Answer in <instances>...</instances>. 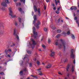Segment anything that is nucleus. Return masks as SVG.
Returning <instances> with one entry per match:
<instances>
[{"mask_svg": "<svg viewBox=\"0 0 79 79\" xmlns=\"http://www.w3.org/2000/svg\"><path fill=\"white\" fill-rule=\"evenodd\" d=\"M33 18L34 20H36V19H37V16L36 15H34V16H33Z\"/></svg>", "mask_w": 79, "mask_h": 79, "instance_id": "b1692460", "label": "nucleus"}, {"mask_svg": "<svg viewBox=\"0 0 79 79\" xmlns=\"http://www.w3.org/2000/svg\"><path fill=\"white\" fill-rule=\"evenodd\" d=\"M34 21H33V24H34V25H35V20H34Z\"/></svg>", "mask_w": 79, "mask_h": 79, "instance_id": "58836bf2", "label": "nucleus"}, {"mask_svg": "<svg viewBox=\"0 0 79 79\" xmlns=\"http://www.w3.org/2000/svg\"><path fill=\"white\" fill-rule=\"evenodd\" d=\"M73 63L74 64H75V63H76V60L75 59H74Z\"/></svg>", "mask_w": 79, "mask_h": 79, "instance_id": "09e8293b", "label": "nucleus"}, {"mask_svg": "<svg viewBox=\"0 0 79 79\" xmlns=\"http://www.w3.org/2000/svg\"><path fill=\"white\" fill-rule=\"evenodd\" d=\"M74 19L75 21H77V17L75 16Z\"/></svg>", "mask_w": 79, "mask_h": 79, "instance_id": "393cba45", "label": "nucleus"}, {"mask_svg": "<svg viewBox=\"0 0 79 79\" xmlns=\"http://www.w3.org/2000/svg\"><path fill=\"white\" fill-rule=\"evenodd\" d=\"M44 10H46V9H47V7H46L45 6H44Z\"/></svg>", "mask_w": 79, "mask_h": 79, "instance_id": "de8ad7c7", "label": "nucleus"}, {"mask_svg": "<svg viewBox=\"0 0 79 79\" xmlns=\"http://www.w3.org/2000/svg\"><path fill=\"white\" fill-rule=\"evenodd\" d=\"M39 75H40V76H43V74L42 73H40L39 74Z\"/></svg>", "mask_w": 79, "mask_h": 79, "instance_id": "3c124183", "label": "nucleus"}, {"mask_svg": "<svg viewBox=\"0 0 79 79\" xmlns=\"http://www.w3.org/2000/svg\"><path fill=\"white\" fill-rule=\"evenodd\" d=\"M34 77H35L36 79H37V77L36 76H34Z\"/></svg>", "mask_w": 79, "mask_h": 79, "instance_id": "0e129e2a", "label": "nucleus"}, {"mask_svg": "<svg viewBox=\"0 0 79 79\" xmlns=\"http://www.w3.org/2000/svg\"><path fill=\"white\" fill-rule=\"evenodd\" d=\"M38 14L39 16H40L41 14H40V8H38Z\"/></svg>", "mask_w": 79, "mask_h": 79, "instance_id": "ddd939ff", "label": "nucleus"}, {"mask_svg": "<svg viewBox=\"0 0 79 79\" xmlns=\"http://www.w3.org/2000/svg\"><path fill=\"white\" fill-rule=\"evenodd\" d=\"M23 71H25V72H26V68L24 69H23Z\"/></svg>", "mask_w": 79, "mask_h": 79, "instance_id": "a18cd8bd", "label": "nucleus"}, {"mask_svg": "<svg viewBox=\"0 0 79 79\" xmlns=\"http://www.w3.org/2000/svg\"><path fill=\"white\" fill-rule=\"evenodd\" d=\"M64 79H68V77H65Z\"/></svg>", "mask_w": 79, "mask_h": 79, "instance_id": "774afa93", "label": "nucleus"}, {"mask_svg": "<svg viewBox=\"0 0 79 79\" xmlns=\"http://www.w3.org/2000/svg\"><path fill=\"white\" fill-rule=\"evenodd\" d=\"M71 37L73 39H75V36L73 34H72Z\"/></svg>", "mask_w": 79, "mask_h": 79, "instance_id": "412c9836", "label": "nucleus"}, {"mask_svg": "<svg viewBox=\"0 0 79 79\" xmlns=\"http://www.w3.org/2000/svg\"><path fill=\"white\" fill-rule=\"evenodd\" d=\"M5 2L7 3H10V2H9V1L8 0H5Z\"/></svg>", "mask_w": 79, "mask_h": 79, "instance_id": "bb28decb", "label": "nucleus"}, {"mask_svg": "<svg viewBox=\"0 0 79 79\" xmlns=\"http://www.w3.org/2000/svg\"><path fill=\"white\" fill-rule=\"evenodd\" d=\"M60 19H59L58 20V21H57V22H58V23H59V22H60Z\"/></svg>", "mask_w": 79, "mask_h": 79, "instance_id": "5fc2aeb1", "label": "nucleus"}, {"mask_svg": "<svg viewBox=\"0 0 79 79\" xmlns=\"http://www.w3.org/2000/svg\"><path fill=\"white\" fill-rule=\"evenodd\" d=\"M8 50L7 51V49H6L5 51V53L6 54L5 56L6 57H9V58H10L11 57V56L8 54Z\"/></svg>", "mask_w": 79, "mask_h": 79, "instance_id": "0eeeda50", "label": "nucleus"}, {"mask_svg": "<svg viewBox=\"0 0 79 79\" xmlns=\"http://www.w3.org/2000/svg\"><path fill=\"white\" fill-rule=\"evenodd\" d=\"M2 5L3 6H4V7H6L7 6V5L6 3L5 2H2Z\"/></svg>", "mask_w": 79, "mask_h": 79, "instance_id": "9d476101", "label": "nucleus"}, {"mask_svg": "<svg viewBox=\"0 0 79 79\" xmlns=\"http://www.w3.org/2000/svg\"><path fill=\"white\" fill-rule=\"evenodd\" d=\"M19 23H21V18H19Z\"/></svg>", "mask_w": 79, "mask_h": 79, "instance_id": "f704fd0d", "label": "nucleus"}, {"mask_svg": "<svg viewBox=\"0 0 79 79\" xmlns=\"http://www.w3.org/2000/svg\"><path fill=\"white\" fill-rule=\"evenodd\" d=\"M62 44L64 49L65 50V49H66V43H65V42H63L62 43Z\"/></svg>", "mask_w": 79, "mask_h": 79, "instance_id": "1a4fd4ad", "label": "nucleus"}, {"mask_svg": "<svg viewBox=\"0 0 79 79\" xmlns=\"http://www.w3.org/2000/svg\"><path fill=\"white\" fill-rule=\"evenodd\" d=\"M69 67H70V65L69 64L67 66L66 71L68 72L69 71Z\"/></svg>", "mask_w": 79, "mask_h": 79, "instance_id": "4468645a", "label": "nucleus"}, {"mask_svg": "<svg viewBox=\"0 0 79 79\" xmlns=\"http://www.w3.org/2000/svg\"><path fill=\"white\" fill-rule=\"evenodd\" d=\"M27 55H26L24 58V59H25V58H27L28 57H27Z\"/></svg>", "mask_w": 79, "mask_h": 79, "instance_id": "c03bdc74", "label": "nucleus"}, {"mask_svg": "<svg viewBox=\"0 0 79 79\" xmlns=\"http://www.w3.org/2000/svg\"><path fill=\"white\" fill-rule=\"evenodd\" d=\"M53 9H54V10H56V7H54V8H53Z\"/></svg>", "mask_w": 79, "mask_h": 79, "instance_id": "338daca9", "label": "nucleus"}, {"mask_svg": "<svg viewBox=\"0 0 79 79\" xmlns=\"http://www.w3.org/2000/svg\"><path fill=\"white\" fill-rule=\"evenodd\" d=\"M67 76L68 77H69V73H68L67 74Z\"/></svg>", "mask_w": 79, "mask_h": 79, "instance_id": "4d7b16f0", "label": "nucleus"}, {"mask_svg": "<svg viewBox=\"0 0 79 79\" xmlns=\"http://www.w3.org/2000/svg\"><path fill=\"white\" fill-rule=\"evenodd\" d=\"M41 24L39 20H38L37 23L35 24V26L37 29H39V25H40Z\"/></svg>", "mask_w": 79, "mask_h": 79, "instance_id": "423d86ee", "label": "nucleus"}, {"mask_svg": "<svg viewBox=\"0 0 79 79\" xmlns=\"http://www.w3.org/2000/svg\"><path fill=\"white\" fill-rule=\"evenodd\" d=\"M27 53L28 54H31V53H32V52H31V51H27Z\"/></svg>", "mask_w": 79, "mask_h": 79, "instance_id": "a878e982", "label": "nucleus"}, {"mask_svg": "<svg viewBox=\"0 0 79 79\" xmlns=\"http://www.w3.org/2000/svg\"><path fill=\"white\" fill-rule=\"evenodd\" d=\"M38 73H39V74H40V73H42V72H41V71H39V72H38Z\"/></svg>", "mask_w": 79, "mask_h": 79, "instance_id": "680f3d73", "label": "nucleus"}, {"mask_svg": "<svg viewBox=\"0 0 79 79\" xmlns=\"http://www.w3.org/2000/svg\"><path fill=\"white\" fill-rule=\"evenodd\" d=\"M51 27L52 29H56V27H55V26L53 25H51Z\"/></svg>", "mask_w": 79, "mask_h": 79, "instance_id": "a211bd4d", "label": "nucleus"}, {"mask_svg": "<svg viewBox=\"0 0 79 79\" xmlns=\"http://www.w3.org/2000/svg\"><path fill=\"white\" fill-rule=\"evenodd\" d=\"M14 2H17V0H14Z\"/></svg>", "mask_w": 79, "mask_h": 79, "instance_id": "69168bd1", "label": "nucleus"}, {"mask_svg": "<svg viewBox=\"0 0 79 79\" xmlns=\"http://www.w3.org/2000/svg\"><path fill=\"white\" fill-rule=\"evenodd\" d=\"M67 35H69V34H70V31H68L67 32Z\"/></svg>", "mask_w": 79, "mask_h": 79, "instance_id": "c9c22d12", "label": "nucleus"}, {"mask_svg": "<svg viewBox=\"0 0 79 79\" xmlns=\"http://www.w3.org/2000/svg\"><path fill=\"white\" fill-rule=\"evenodd\" d=\"M42 47L44 48V49H45V45L43 44L42 45Z\"/></svg>", "mask_w": 79, "mask_h": 79, "instance_id": "2f4dec72", "label": "nucleus"}, {"mask_svg": "<svg viewBox=\"0 0 79 79\" xmlns=\"http://www.w3.org/2000/svg\"><path fill=\"white\" fill-rule=\"evenodd\" d=\"M9 15L12 18H16V15H13V12L12 11V10L11 7L9 8Z\"/></svg>", "mask_w": 79, "mask_h": 79, "instance_id": "f257e3e1", "label": "nucleus"}, {"mask_svg": "<svg viewBox=\"0 0 79 79\" xmlns=\"http://www.w3.org/2000/svg\"><path fill=\"white\" fill-rule=\"evenodd\" d=\"M31 40L32 42L33 46H32V48H34V47H35V45H36V43H35V42L34 40L32 39H31Z\"/></svg>", "mask_w": 79, "mask_h": 79, "instance_id": "6e6552de", "label": "nucleus"}, {"mask_svg": "<svg viewBox=\"0 0 79 79\" xmlns=\"http://www.w3.org/2000/svg\"><path fill=\"white\" fill-rule=\"evenodd\" d=\"M15 26H17V25H18V22H15Z\"/></svg>", "mask_w": 79, "mask_h": 79, "instance_id": "8fccbe9b", "label": "nucleus"}, {"mask_svg": "<svg viewBox=\"0 0 79 79\" xmlns=\"http://www.w3.org/2000/svg\"><path fill=\"white\" fill-rule=\"evenodd\" d=\"M19 74L21 76H22V75L23 74V71L22 70L20 71L19 72Z\"/></svg>", "mask_w": 79, "mask_h": 79, "instance_id": "4be33fe9", "label": "nucleus"}, {"mask_svg": "<svg viewBox=\"0 0 79 79\" xmlns=\"http://www.w3.org/2000/svg\"><path fill=\"white\" fill-rule=\"evenodd\" d=\"M73 10H77V8L76 7H74L73 8Z\"/></svg>", "mask_w": 79, "mask_h": 79, "instance_id": "603ef678", "label": "nucleus"}, {"mask_svg": "<svg viewBox=\"0 0 79 79\" xmlns=\"http://www.w3.org/2000/svg\"><path fill=\"white\" fill-rule=\"evenodd\" d=\"M7 51H8V52H12V50H11V49H9Z\"/></svg>", "mask_w": 79, "mask_h": 79, "instance_id": "c756f323", "label": "nucleus"}, {"mask_svg": "<svg viewBox=\"0 0 79 79\" xmlns=\"http://www.w3.org/2000/svg\"><path fill=\"white\" fill-rule=\"evenodd\" d=\"M33 8L35 12H36V11H38V10H37V7L36 6H34Z\"/></svg>", "mask_w": 79, "mask_h": 79, "instance_id": "f8f14e48", "label": "nucleus"}, {"mask_svg": "<svg viewBox=\"0 0 79 79\" xmlns=\"http://www.w3.org/2000/svg\"><path fill=\"white\" fill-rule=\"evenodd\" d=\"M20 62H21V63H22L21 64V65H22V64H23V61H21Z\"/></svg>", "mask_w": 79, "mask_h": 79, "instance_id": "13d9d810", "label": "nucleus"}, {"mask_svg": "<svg viewBox=\"0 0 79 79\" xmlns=\"http://www.w3.org/2000/svg\"><path fill=\"white\" fill-rule=\"evenodd\" d=\"M55 55V52H52L51 54V56H54Z\"/></svg>", "mask_w": 79, "mask_h": 79, "instance_id": "aec40b11", "label": "nucleus"}, {"mask_svg": "<svg viewBox=\"0 0 79 79\" xmlns=\"http://www.w3.org/2000/svg\"><path fill=\"white\" fill-rule=\"evenodd\" d=\"M2 10H5V8H4V7H2Z\"/></svg>", "mask_w": 79, "mask_h": 79, "instance_id": "052dcab7", "label": "nucleus"}, {"mask_svg": "<svg viewBox=\"0 0 79 79\" xmlns=\"http://www.w3.org/2000/svg\"><path fill=\"white\" fill-rule=\"evenodd\" d=\"M58 40H57L55 41V45H58V47L59 48L61 49V48H62V45H61L60 43L58 44Z\"/></svg>", "mask_w": 79, "mask_h": 79, "instance_id": "f03ea898", "label": "nucleus"}, {"mask_svg": "<svg viewBox=\"0 0 79 79\" xmlns=\"http://www.w3.org/2000/svg\"><path fill=\"white\" fill-rule=\"evenodd\" d=\"M0 74H2V75H3L4 74V73L3 72H1L0 73Z\"/></svg>", "mask_w": 79, "mask_h": 79, "instance_id": "49530a36", "label": "nucleus"}, {"mask_svg": "<svg viewBox=\"0 0 79 79\" xmlns=\"http://www.w3.org/2000/svg\"><path fill=\"white\" fill-rule=\"evenodd\" d=\"M33 32L34 34V37L35 39L36 37H37V35H38V34H37V32L35 31V27H33Z\"/></svg>", "mask_w": 79, "mask_h": 79, "instance_id": "7ed1b4c3", "label": "nucleus"}, {"mask_svg": "<svg viewBox=\"0 0 79 79\" xmlns=\"http://www.w3.org/2000/svg\"><path fill=\"white\" fill-rule=\"evenodd\" d=\"M36 63L37 64H38V65H40V62L39 61L37 60L36 62Z\"/></svg>", "mask_w": 79, "mask_h": 79, "instance_id": "cd10ccee", "label": "nucleus"}, {"mask_svg": "<svg viewBox=\"0 0 79 79\" xmlns=\"http://www.w3.org/2000/svg\"><path fill=\"white\" fill-rule=\"evenodd\" d=\"M70 9L72 10H74V9H73V7H71Z\"/></svg>", "mask_w": 79, "mask_h": 79, "instance_id": "bf43d9fd", "label": "nucleus"}, {"mask_svg": "<svg viewBox=\"0 0 79 79\" xmlns=\"http://www.w3.org/2000/svg\"><path fill=\"white\" fill-rule=\"evenodd\" d=\"M51 42V40H50V39H48V44H50Z\"/></svg>", "mask_w": 79, "mask_h": 79, "instance_id": "a19ab883", "label": "nucleus"}, {"mask_svg": "<svg viewBox=\"0 0 79 79\" xmlns=\"http://www.w3.org/2000/svg\"><path fill=\"white\" fill-rule=\"evenodd\" d=\"M76 22L77 24H78V27H79V23L78 22V20H77L76 21Z\"/></svg>", "mask_w": 79, "mask_h": 79, "instance_id": "72a5a7b5", "label": "nucleus"}, {"mask_svg": "<svg viewBox=\"0 0 79 79\" xmlns=\"http://www.w3.org/2000/svg\"><path fill=\"white\" fill-rule=\"evenodd\" d=\"M59 74H60V75H62V74L61 73L59 72H58Z\"/></svg>", "mask_w": 79, "mask_h": 79, "instance_id": "6e6d98bb", "label": "nucleus"}, {"mask_svg": "<svg viewBox=\"0 0 79 79\" xmlns=\"http://www.w3.org/2000/svg\"><path fill=\"white\" fill-rule=\"evenodd\" d=\"M4 33V30H2L0 31V35H3Z\"/></svg>", "mask_w": 79, "mask_h": 79, "instance_id": "dca6fc26", "label": "nucleus"}, {"mask_svg": "<svg viewBox=\"0 0 79 79\" xmlns=\"http://www.w3.org/2000/svg\"><path fill=\"white\" fill-rule=\"evenodd\" d=\"M21 2H23L24 3H25V0H20Z\"/></svg>", "mask_w": 79, "mask_h": 79, "instance_id": "473e14b6", "label": "nucleus"}, {"mask_svg": "<svg viewBox=\"0 0 79 79\" xmlns=\"http://www.w3.org/2000/svg\"><path fill=\"white\" fill-rule=\"evenodd\" d=\"M57 32H58V33H60V32H61V30H58L57 31Z\"/></svg>", "mask_w": 79, "mask_h": 79, "instance_id": "7c9ffc66", "label": "nucleus"}, {"mask_svg": "<svg viewBox=\"0 0 79 79\" xmlns=\"http://www.w3.org/2000/svg\"><path fill=\"white\" fill-rule=\"evenodd\" d=\"M51 67H52V65H51V64H48L46 66V68L47 69L50 68Z\"/></svg>", "mask_w": 79, "mask_h": 79, "instance_id": "2eb2a0df", "label": "nucleus"}, {"mask_svg": "<svg viewBox=\"0 0 79 79\" xmlns=\"http://www.w3.org/2000/svg\"><path fill=\"white\" fill-rule=\"evenodd\" d=\"M44 31H46V32H47V29L46 28H44Z\"/></svg>", "mask_w": 79, "mask_h": 79, "instance_id": "4c0bfd02", "label": "nucleus"}, {"mask_svg": "<svg viewBox=\"0 0 79 79\" xmlns=\"http://www.w3.org/2000/svg\"><path fill=\"white\" fill-rule=\"evenodd\" d=\"M60 7L57 8V10H58V11H59L60 10Z\"/></svg>", "mask_w": 79, "mask_h": 79, "instance_id": "864d4df0", "label": "nucleus"}, {"mask_svg": "<svg viewBox=\"0 0 79 79\" xmlns=\"http://www.w3.org/2000/svg\"><path fill=\"white\" fill-rule=\"evenodd\" d=\"M56 13L57 14H59V13H60V12L58 10H57L56 11Z\"/></svg>", "mask_w": 79, "mask_h": 79, "instance_id": "ea45409f", "label": "nucleus"}, {"mask_svg": "<svg viewBox=\"0 0 79 79\" xmlns=\"http://www.w3.org/2000/svg\"><path fill=\"white\" fill-rule=\"evenodd\" d=\"M19 10L20 12H21V13H24V10H22V9L21 8L19 7Z\"/></svg>", "mask_w": 79, "mask_h": 79, "instance_id": "9b49d317", "label": "nucleus"}, {"mask_svg": "<svg viewBox=\"0 0 79 79\" xmlns=\"http://www.w3.org/2000/svg\"><path fill=\"white\" fill-rule=\"evenodd\" d=\"M75 57V55L74 54V50L72 49L71 51L70 58L74 59Z\"/></svg>", "mask_w": 79, "mask_h": 79, "instance_id": "20e7f679", "label": "nucleus"}, {"mask_svg": "<svg viewBox=\"0 0 79 79\" xmlns=\"http://www.w3.org/2000/svg\"><path fill=\"white\" fill-rule=\"evenodd\" d=\"M71 71L72 72V73H73L74 71V68L73 65H72V68L71 69Z\"/></svg>", "mask_w": 79, "mask_h": 79, "instance_id": "6ab92c4d", "label": "nucleus"}, {"mask_svg": "<svg viewBox=\"0 0 79 79\" xmlns=\"http://www.w3.org/2000/svg\"><path fill=\"white\" fill-rule=\"evenodd\" d=\"M58 3H60V0H57V1L56 0H55V3H56V5H58Z\"/></svg>", "mask_w": 79, "mask_h": 79, "instance_id": "f3484780", "label": "nucleus"}, {"mask_svg": "<svg viewBox=\"0 0 79 79\" xmlns=\"http://www.w3.org/2000/svg\"><path fill=\"white\" fill-rule=\"evenodd\" d=\"M64 62H68V59H66L64 60Z\"/></svg>", "mask_w": 79, "mask_h": 79, "instance_id": "79ce46f5", "label": "nucleus"}, {"mask_svg": "<svg viewBox=\"0 0 79 79\" xmlns=\"http://www.w3.org/2000/svg\"><path fill=\"white\" fill-rule=\"evenodd\" d=\"M29 66L30 67H32V64L31 63L29 64Z\"/></svg>", "mask_w": 79, "mask_h": 79, "instance_id": "e433bc0d", "label": "nucleus"}, {"mask_svg": "<svg viewBox=\"0 0 79 79\" xmlns=\"http://www.w3.org/2000/svg\"><path fill=\"white\" fill-rule=\"evenodd\" d=\"M13 34L14 35V36H15V37L18 40H19V38L18 35L16 33V29L15 28L14 29Z\"/></svg>", "mask_w": 79, "mask_h": 79, "instance_id": "39448f33", "label": "nucleus"}, {"mask_svg": "<svg viewBox=\"0 0 79 79\" xmlns=\"http://www.w3.org/2000/svg\"><path fill=\"white\" fill-rule=\"evenodd\" d=\"M21 4L20 3L18 2L16 4L17 6H21Z\"/></svg>", "mask_w": 79, "mask_h": 79, "instance_id": "5701e85b", "label": "nucleus"}, {"mask_svg": "<svg viewBox=\"0 0 79 79\" xmlns=\"http://www.w3.org/2000/svg\"><path fill=\"white\" fill-rule=\"evenodd\" d=\"M60 35H57L56 37H57V38H59L60 37Z\"/></svg>", "mask_w": 79, "mask_h": 79, "instance_id": "37998d69", "label": "nucleus"}, {"mask_svg": "<svg viewBox=\"0 0 79 79\" xmlns=\"http://www.w3.org/2000/svg\"><path fill=\"white\" fill-rule=\"evenodd\" d=\"M40 70H41V69H38L37 71H40Z\"/></svg>", "mask_w": 79, "mask_h": 79, "instance_id": "e2e57ef3", "label": "nucleus"}, {"mask_svg": "<svg viewBox=\"0 0 79 79\" xmlns=\"http://www.w3.org/2000/svg\"><path fill=\"white\" fill-rule=\"evenodd\" d=\"M14 46H15V44L13 43L11 45V47H14Z\"/></svg>", "mask_w": 79, "mask_h": 79, "instance_id": "c85d7f7f", "label": "nucleus"}]
</instances>
